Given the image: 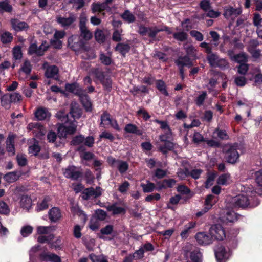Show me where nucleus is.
<instances>
[{
  "instance_id": "f257e3e1",
  "label": "nucleus",
  "mask_w": 262,
  "mask_h": 262,
  "mask_svg": "<svg viewBox=\"0 0 262 262\" xmlns=\"http://www.w3.org/2000/svg\"><path fill=\"white\" fill-rule=\"evenodd\" d=\"M253 193L252 191H250L233 197L231 201V205L242 208L257 206L259 204V202L257 198L252 196Z\"/></svg>"
},
{
  "instance_id": "f03ea898",
  "label": "nucleus",
  "mask_w": 262,
  "mask_h": 262,
  "mask_svg": "<svg viewBox=\"0 0 262 262\" xmlns=\"http://www.w3.org/2000/svg\"><path fill=\"white\" fill-rule=\"evenodd\" d=\"M57 118L64 123L60 124L58 127V134L61 137H66L67 134H73L77 127L76 122L74 120L69 121L67 114L64 111H61L56 114Z\"/></svg>"
},
{
  "instance_id": "7ed1b4c3",
  "label": "nucleus",
  "mask_w": 262,
  "mask_h": 262,
  "mask_svg": "<svg viewBox=\"0 0 262 262\" xmlns=\"http://www.w3.org/2000/svg\"><path fill=\"white\" fill-rule=\"evenodd\" d=\"M209 235L212 238V240L222 241L225 237V231L224 228L219 225L212 226L209 229Z\"/></svg>"
},
{
  "instance_id": "20e7f679",
  "label": "nucleus",
  "mask_w": 262,
  "mask_h": 262,
  "mask_svg": "<svg viewBox=\"0 0 262 262\" xmlns=\"http://www.w3.org/2000/svg\"><path fill=\"white\" fill-rule=\"evenodd\" d=\"M170 137L164 135H161L159 137L160 142L157 143V146L159 150L163 154H166L173 148V144L167 140Z\"/></svg>"
},
{
  "instance_id": "39448f33",
  "label": "nucleus",
  "mask_w": 262,
  "mask_h": 262,
  "mask_svg": "<svg viewBox=\"0 0 262 262\" xmlns=\"http://www.w3.org/2000/svg\"><path fill=\"white\" fill-rule=\"evenodd\" d=\"M215 254L219 262H225L230 257V250L223 246H219L214 249Z\"/></svg>"
},
{
  "instance_id": "423d86ee",
  "label": "nucleus",
  "mask_w": 262,
  "mask_h": 262,
  "mask_svg": "<svg viewBox=\"0 0 262 262\" xmlns=\"http://www.w3.org/2000/svg\"><path fill=\"white\" fill-rule=\"evenodd\" d=\"M28 130H32L34 136L41 139L45 136L46 130L44 127L39 123H30L27 127Z\"/></svg>"
},
{
  "instance_id": "0eeeda50",
  "label": "nucleus",
  "mask_w": 262,
  "mask_h": 262,
  "mask_svg": "<svg viewBox=\"0 0 262 262\" xmlns=\"http://www.w3.org/2000/svg\"><path fill=\"white\" fill-rule=\"evenodd\" d=\"M101 125L103 127H106L107 125H110L117 131L120 130L117 121L110 117V115L106 112H104L101 116Z\"/></svg>"
},
{
  "instance_id": "6e6552de",
  "label": "nucleus",
  "mask_w": 262,
  "mask_h": 262,
  "mask_svg": "<svg viewBox=\"0 0 262 262\" xmlns=\"http://www.w3.org/2000/svg\"><path fill=\"white\" fill-rule=\"evenodd\" d=\"M68 45L74 51H77L81 49L84 42L78 35H72L68 39Z\"/></svg>"
},
{
  "instance_id": "1a4fd4ad",
  "label": "nucleus",
  "mask_w": 262,
  "mask_h": 262,
  "mask_svg": "<svg viewBox=\"0 0 262 262\" xmlns=\"http://www.w3.org/2000/svg\"><path fill=\"white\" fill-rule=\"evenodd\" d=\"M226 149L227 151L225 156L227 162L231 164L236 163L239 158V154L236 149L232 146H226Z\"/></svg>"
},
{
  "instance_id": "9d476101",
  "label": "nucleus",
  "mask_w": 262,
  "mask_h": 262,
  "mask_svg": "<svg viewBox=\"0 0 262 262\" xmlns=\"http://www.w3.org/2000/svg\"><path fill=\"white\" fill-rule=\"evenodd\" d=\"M241 8H234L227 6L224 8V16L228 19L234 20L242 13Z\"/></svg>"
},
{
  "instance_id": "9b49d317",
  "label": "nucleus",
  "mask_w": 262,
  "mask_h": 262,
  "mask_svg": "<svg viewBox=\"0 0 262 262\" xmlns=\"http://www.w3.org/2000/svg\"><path fill=\"white\" fill-rule=\"evenodd\" d=\"M63 174L67 178L77 180L80 177L81 173L78 168L74 166H71L65 169Z\"/></svg>"
},
{
  "instance_id": "f8f14e48",
  "label": "nucleus",
  "mask_w": 262,
  "mask_h": 262,
  "mask_svg": "<svg viewBox=\"0 0 262 262\" xmlns=\"http://www.w3.org/2000/svg\"><path fill=\"white\" fill-rule=\"evenodd\" d=\"M101 193L102 191L100 187H96V189L91 187L84 190L82 198L84 200H88L91 197L97 198L101 195Z\"/></svg>"
},
{
  "instance_id": "ddd939ff",
  "label": "nucleus",
  "mask_w": 262,
  "mask_h": 262,
  "mask_svg": "<svg viewBox=\"0 0 262 262\" xmlns=\"http://www.w3.org/2000/svg\"><path fill=\"white\" fill-rule=\"evenodd\" d=\"M197 242L202 245H207L212 243L213 240L211 236L205 232H199L195 235Z\"/></svg>"
},
{
  "instance_id": "4468645a",
  "label": "nucleus",
  "mask_w": 262,
  "mask_h": 262,
  "mask_svg": "<svg viewBox=\"0 0 262 262\" xmlns=\"http://www.w3.org/2000/svg\"><path fill=\"white\" fill-rule=\"evenodd\" d=\"M43 66L45 68H46L45 75L47 78H54L55 79L58 78L59 69L56 66H48L47 63H45Z\"/></svg>"
},
{
  "instance_id": "2eb2a0df",
  "label": "nucleus",
  "mask_w": 262,
  "mask_h": 262,
  "mask_svg": "<svg viewBox=\"0 0 262 262\" xmlns=\"http://www.w3.org/2000/svg\"><path fill=\"white\" fill-rule=\"evenodd\" d=\"M31 71V65L30 62L26 60L19 72V80H24L29 75Z\"/></svg>"
},
{
  "instance_id": "dca6fc26",
  "label": "nucleus",
  "mask_w": 262,
  "mask_h": 262,
  "mask_svg": "<svg viewBox=\"0 0 262 262\" xmlns=\"http://www.w3.org/2000/svg\"><path fill=\"white\" fill-rule=\"evenodd\" d=\"M221 217L224 222H233L237 220V215L234 211L226 209L221 214Z\"/></svg>"
},
{
  "instance_id": "f3484780",
  "label": "nucleus",
  "mask_w": 262,
  "mask_h": 262,
  "mask_svg": "<svg viewBox=\"0 0 262 262\" xmlns=\"http://www.w3.org/2000/svg\"><path fill=\"white\" fill-rule=\"evenodd\" d=\"M48 47L42 44L37 47L35 44H32L29 49V53L30 54H35L38 56H41L43 54L44 52L47 50Z\"/></svg>"
},
{
  "instance_id": "a211bd4d",
  "label": "nucleus",
  "mask_w": 262,
  "mask_h": 262,
  "mask_svg": "<svg viewBox=\"0 0 262 262\" xmlns=\"http://www.w3.org/2000/svg\"><path fill=\"white\" fill-rule=\"evenodd\" d=\"M35 117L38 120H43L50 118L51 114L48 110L43 107L37 108L34 113Z\"/></svg>"
},
{
  "instance_id": "6ab92c4d",
  "label": "nucleus",
  "mask_w": 262,
  "mask_h": 262,
  "mask_svg": "<svg viewBox=\"0 0 262 262\" xmlns=\"http://www.w3.org/2000/svg\"><path fill=\"white\" fill-rule=\"evenodd\" d=\"M56 19L59 24L63 27H66L71 25L75 20L76 17L73 14H70L67 18L57 16Z\"/></svg>"
},
{
  "instance_id": "aec40b11",
  "label": "nucleus",
  "mask_w": 262,
  "mask_h": 262,
  "mask_svg": "<svg viewBox=\"0 0 262 262\" xmlns=\"http://www.w3.org/2000/svg\"><path fill=\"white\" fill-rule=\"evenodd\" d=\"M11 24L13 29L16 31L25 30L28 28V25L26 23L21 21L17 19H11Z\"/></svg>"
},
{
  "instance_id": "412c9836",
  "label": "nucleus",
  "mask_w": 262,
  "mask_h": 262,
  "mask_svg": "<svg viewBox=\"0 0 262 262\" xmlns=\"http://www.w3.org/2000/svg\"><path fill=\"white\" fill-rule=\"evenodd\" d=\"M67 91L77 95L80 97L83 94V91L78 84L76 83L72 84H67L65 86Z\"/></svg>"
},
{
  "instance_id": "4be33fe9",
  "label": "nucleus",
  "mask_w": 262,
  "mask_h": 262,
  "mask_svg": "<svg viewBox=\"0 0 262 262\" xmlns=\"http://www.w3.org/2000/svg\"><path fill=\"white\" fill-rule=\"evenodd\" d=\"M14 139L15 136L10 135L6 141V148L10 156L15 155V147H14Z\"/></svg>"
},
{
  "instance_id": "5701e85b",
  "label": "nucleus",
  "mask_w": 262,
  "mask_h": 262,
  "mask_svg": "<svg viewBox=\"0 0 262 262\" xmlns=\"http://www.w3.org/2000/svg\"><path fill=\"white\" fill-rule=\"evenodd\" d=\"M163 31H166L169 34L171 33V32L168 30L167 27L158 28L156 26H154L148 27L147 35L151 38H155L158 33Z\"/></svg>"
},
{
  "instance_id": "b1692460",
  "label": "nucleus",
  "mask_w": 262,
  "mask_h": 262,
  "mask_svg": "<svg viewBox=\"0 0 262 262\" xmlns=\"http://www.w3.org/2000/svg\"><path fill=\"white\" fill-rule=\"evenodd\" d=\"M49 219L52 222H56L60 219L61 215L59 209L53 207L49 212Z\"/></svg>"
},
{
  "instance_id": "393cba45",
  "label": "nucleus",
  "mask_w": 262,
  "mask_h": 262,
  "mask_svg": "<svg viewBox=\"0 0 262 262\" xmlns=\"http://www.w3.org/2000/svg\"><path fill=\"white\" fill-rule=\"evenodd\" d=\"M81 102L87 112H91L92 111V104L88 96L83 94L80 97Z\"/></svg>"
},
{
  "instance_id": "a878e982",
  "label": "nucleus",
  "mask_w": 262,
  "mask_h": 262,
  "mask_svg": "<svg viewBox=\"0 0 262 262\" xmlns=\"http://www.w3.org/2000/svg\"><path fill=\"white\" fill-rule=\"evenodd\" d=\"M232 60L240 64L245 63L248 60V56L245 53L242 52L234 56H231Z\"/></svg>"
},
{
  "instance_id": "bb28decb",
  "label": "nucleus",
  "mask_w": 262,
  "mask_h": 262,
  "mask_svg": "<svg viewBox=\"0 0 262 262\" xmlns=\"http://www.w3.org/2000/svg\"><path fill=\"white\" fill-rule=\"evenodd\" d=\"M231 182L230 175L228 173H224L219 176L217 180L219 185H227Z\"/></svg>"
},
{
  "instance_id": "cd10ccee",
  "label": "nucleus",
  "mask_w": 262,
  "mask_h": 262,
  "mask_svg": "<svg viewBox=\"0 0 262 262\" xmlns=\"http://www.w3.org/2000/svg\"><path fill=\"white\" fill-rule=\"evenodd\" d=\"M202 254L200 250L195 248L190 252V258L192 262H202Z\"/></svg>"
},
{
  "instance_id": "c85d7f7f",
  "label": "nucleus",
  "mask_w": 262,
  "mask_h": 262,
  "mask_svg": "<svg viewBox=\"0 0 262 262\" xmlns=\"http://www.w3.org/2000/svg\"><path fill=\"white\" fill-rule=\"evenodd\" d=\"M12 102L9 94H6L1 98V103L3 107L6 109H9L11 107Z\"/></svg>"
},
{
  "instance_id": "c756f323",
  "label": "nucleus",
  "mask_w": 262,
  "mask_h": 262,
  "mask_svg": "<svg viewBox=\"0 0 262 262\" xmlns=\"http://www.w3.org/2000/svg\"><path fill=\"white\" fill-rule=\"evenodd\" d=\"M70 113L71 116L74 118V120L75 118H79L81 116V110L78 108L76 103H72L71 104V108Z\"/></svg>"
},
{
  "instance_id": "7c9ffc66",
  "label": "nucleus",
  "mask_w": 262,
  "mask_h": 262,
  "mask_svg": "<svg viewBox=\"0 0 262 262\" xmlns=\"http://www.w3.org/2000/svg\"><path fill=\"white\" fill-rule=\"evenodd\" d=\"M41 258L44 260L52 262H61L60 258L58 255L52 253L42 254Z\"/></svg>"
},
{
  "instance_id": "2f4dec72",
  "label": "nucleus",
  "mask_w": 262,
  "mask_h": 262,
  "mask_svg": "<svg viewBox=\"0 0 262 262\" xmlns=\"http://www.w3.org/2000/svg\"><path fill=\"white\" fill-rule=\"evenodd\" d=\"M80 36H79L83 40L88 41L92 38V33L86 27L80 29Z\"/></svg>"
},
{
  "instance_id": "473e14b6",
  "label": "nucleus",
  "mask_w": 262,
  "mask_h": 262,
  "mask_svg": "<svg viewBox=\"0 0 262 262\" xmlns=\"http://www.w3.org/2000/svg\"><path fill=\"white\" fill-rule=\"evenodd\" d=\"M176 63L178 66L182 67L183 66L191 67L192 66L190 59L187 56L179 57L176 61Z\"/></svg>"
},
{
  "instance_id": "72a5a7b5",
  "label": "nucleus",
  "mask_w": 262,
  "mask_h": 262,
  "mask_svg": "<svg viewBox=\"0 0 262 262\" xmlns=\"http://www.w3.org/2000/svg\"><path fill=\"white\" fill-rule=\"evenodd\" d=\"M124 130L126 133L135 134L138 135H141L142 134V132L141 130H138L137 127L135 125L131 123L128 124L125 126Z\"/></svg>"
},
{
  "instance_id": "f704fd0d",
  "label": "nucleus",
  "mask_w": 262,
  "mask_h": 262,
  "mask_svg": "<svg viewBox=\"0 0 262 262\" xmlns=\"http://www.w3.org/2000/svg\"><path fill=\"white\" fill-rule=\"evenodd\" d=\"M107 4L106 2L104 3H93L92 5V10L94 13L101 12L106 9Z\"/></svg>"
},
{
  "instance_id": "c9c22d12",
  "label": "nucleus",
  "mask_w": 262,
  "mask_h": 262,
  "mask_svg": "<svg viewBox=\"0 0 262 262\" xmlns=\"http://www.w3.org/2000/svg\"><path fill=\"white\" fill-rule=\"evenodd\" d=\"M19 175L17 172H9L5 174L4 178L8 183H13L19 178Z\"/></svg>"
},
{
  "instance_id": "e433bc0d",
  "label": "nucleus",
  "mask_w": 262,
  "mask_h": 262,
  "mask_svg": "<svg viewBox=\"0 0 262 262\" xmlns=\"http://www.w3.org/2000/svg\"><path fill=\"white\" fill-rule=\"evenodd\" d=\"M12 10V7L8 0L0 1V11L10 12Z\"/></svg>"
},
{
  "instance_id": "4c0bfd02",
  "label": "nucleus",
  "mask_w": 262,
  "mask_h": 262,
  "mask_svg": "<svg viewBox=\"0 0 262 262\" xmlns=\"http://www.w3.org/2000/svg\"><path fill=\"white\" fill-rule=\"evenodd\" d=\"M32 200L27 195H23L20 200V205L22 207L28 210L31 206Z\"/></svg>"
},
{
  "instance_id": "58836bf2",
  "label": "nucleus",
  "mask_w": 262,
  "mask_h": 262,
  "mask_svg": "<svg viewBox=\"0 0 262 262\" xmlns=\"http://www.w3.org/2000/svg\"><path fill=\"white\" fill-rule=\"evenodd\" d=\"M252 21L253 25L256 27V29L262 28V17L259 14L254 13Z\"/></svg>"
},
{
  "instance_id": "ea45409f",
  "label": "nucleus",
  "mask_w": 262,
  "mask_h": 262,
  "mask_svg": "<svg viewBox=\"0 0 262 262\" xmlns=\"http://www.w3.org/2000/svg\"><path fill=\"white\" fill-rule=\"evenodd\" d=\"M107 208L109 211L112 212V213L114 215L125 212V210L123 208L116 205H109L107 206Z\"/></svg>"
},
{
  "instance_id": "a19ab883",
  "label": "nucleus",
  "mask_w": 262,
  "mask_h": 262,
  "mask_svg": "<svg viewBox=\"0 0 262 262\" xmlns=\"http://www.w3.org/2000/svg\"><path fill=\"white\" fill-rule=\"evenodd\" d=\"M89 258L92 262H108L107 257L104 255H96L92 253L90 254Z\"/></svg>"
},
{
  "instance_id": "79ce46f5",
  "label": "nucleus",
  "mask_w": 262,
  "mask_h": 262,
  "mask_svg": "<svg viewBox=\"0 0 262 262\" xmlns=\"http://www.w3.org/2000/svg\"><path fill=\"white\" fill-rule=\"evenodd\" d=\"M121 17L128 23H133L135 20V16L129 10H125L121 15Z\"/></svg>"
},
{
  "instance_id": "37998d69",
  "label": "nucleus",
  "mask_w": 262,
  "mask_h": 262,
  "mask_svg": "<svg viewBox=\"0 0 262 262\" xmlns=\"http://www.w3.org/2000/svg\"><path fill=\"white\" fill-rule=\"evenodd\" d=\"M33 230V228L31 226L25 225L21 228L20 233L23 237H27L32 233Z\"/></svg>"
},
{
  "instance_id": "c03bdc74",
  "label": "nucleus",
  "mask_w": 262,
  "mask_h": 262,
  "mask_svg": "<svg viewBox=\"0 0 262 262\" xmlns=\"http://www.w3.org/2000/svg\"><path fill=\"white\" fill-rule=\"evenodd\" d=\"M207 59L212 67H216L217 62L219 61L220 58L219 56L212 52L208 54Z\"/></svg>"
},
{
  "instance_id": "a18cd8bd",
  "label": "nucleus",
  "mask_w": 262,
  "mask_h": 262,
  "mask_svg": "<svg viewBox=\"0 0 262 262\" xmlns=\"http://www.w3.org/2000/svg\"><path fill=\"white\" fill-rule=\"evenodd\" d=\"M155 121L159 124H160L161 128L164 131L165 134L164 135L167 136V137H170L171 131L169 129L167 123L165 121H159L158 120H155Z\"/></svg>"
},
{
  "instance_id": "49530a36",
  "label": "nucleus",
  "mask_w": 262,
  "mask_h": 262,
  "mask_svg": "<svg viewBox=\"0 0 262 262\" xmlns=\"http://www.w3.org/2000/svg\"><path fill=\"white\" fill-rule=\"evenodd\" d=\"M116 167L118 169L120 173H123L128 169V165L126 162L118 160Z\"/></svg>"
},
{
  "instance_id": "de8ad7c7",
  "label": "nucleus",
  "mask_w": 262,
  "mask_h": 262,
  "mask_svg": "<svg viewBox=\"0 0 262 262\" xmlns=\"http://www.w3.org/2000/svg\"><path fill=\"white\" fill-rule=\"evenodd\" d=\"M130 49V46L127 44L119 43L116 47V51H119L122 55L125 54Z\"/></svg>"
},
{
  "instance_id": "09e8293b",
  "label": "nucleus",
  "mask_w": 262,
  "mask_h": 262,
  "mask_svg": "<svg viewBox=\"0 0 262 262\" xmlns=\"http://www.w3.org/2000/svg\"><path fill=\"white\" fill-rule=\"evenodd\" d=\"M54 228L52 226H38L37 228V232L39 234H48L53 231Z\"/></svg>"
},
{
  "instance_id": "8fccbe9b",
  "label": "nucleus",
  "mask_w": 262,
  "mask_h": 262,
  "mask_svg": "<svg viewBox=\"0 0 262 262\" xmlns=\"http://www.w3.org/2000/svg\"><path fill=\"white\" fill-rule=\"evenodd\" d=\"M50 199L49 197H46L40 203H39L37 207V210L38 211H42L46 209L49 206V203Z\"/></svg>"
},
{
  "instance_id": "3c124183",
  "label": "nucleus",
  "mask_w": 262,
  "mask_h": 262,
  "mask_svg": "<svg viewBox=\"0 0 262 262\" xmlns=\"http://www.w3.org/2000/svg\"><path fill=\"white\" fill-rule=\"evenodd\" d=\"M78 150L81 152L80 154V157L82 159L85 160H90L93 158L94 155L90 152H84L83 147L80 146L78 148Z\"/></svg>"
},
{
  "instance_id": "603ef678",
  "label": "nucleus",
  "mask_w": 262,
  "mask_h": 262,
  "mask_svg": "<svg viewBox=\"0 0 262 262\" xmlns=\"http://www.w3.org/2000/svg\"><path fill=\"white\" fill-rule=\"evenodd\" d=\"M184 48L188 55L192 57L196 56V49L192 45L186 43L184 45Z\"/></svg>"
},
{
  "instance_id": "864d4df0",
  "label": "nucleus",
  "mask_w": 262,
  "mask_h": 262,
  "mask_svg": "<svg viewBox=\"0 0 262 262\" xmlns=\"http://www.w3.org/2000/svg\"><path fill=\"white\" fill-rule=\"evenodd\" d=\"M173 36L176 39L180 41H184L187 39L188 35L185 32H178L174 33Z\"/></svg>"
},
{
  "instance_id": "5fc2aeb1",
  "label": "nucleus",
  "mask_w": 262,
  "mask_h": 262,
  "mask_svg": "<svg viewBox=\"0 0 262 262\" xmlns=\"http://www.w3.org/2000/svg\"><path fill=\"white\" fill-rule=\"evenodd\" d=\"M12 39L13 36L9 32H5L1 35V41L3 43H9L12 40Z\"/></svg>"
},
{
  "instance_id": "6e6d98bb",
  "label": "nucleus",
  "mask_w": 262,
  "mask_h": 262,
  "mask_svg": "<svg viewBox=\"0 0 262 262\" xmlns=\"http://www.w3.org/2000/svg\"><path fill=\"white\" fill-rule=\"evenodd\" d=\"M216 202V199L212 194H209L207 196L205 201V206L206 207H208L210 205V208L212 207L213 205H214Z\"/></svg>"
},
{
  "instance_id": "4d7b16f0",
  "label": "nucleus",
  "mask_w": 262,
  "mask_h": 262,
  "mask_svg": "<svg viewBox=\"0 0 262 262\" xmlns=\"http://www.w3.org/2000/svg\"><path fill=\"white\" fill-rule=\"evenodd\" d=\"M216 174L213 172L208 173L207 180L205 182V187L208 188L213 184Z\"/></svg>"
},
{
  "instance_id": "13d9d810",
  "label": "nucleus",
  "mask_w": 262,
  "mask_h": 262,
  "mask_svg": "<svg viewBox=\"0 0 262 262\" xmlns=\"http://www.w3.org/2000/svg\"><path fill=\"white\" fill-rule=\"evenodd\" d=\"M156 87L157 89L164 95L167 96L168 92L165 89V85L164 82L162 80H158L156 81Z\"/></svg>"
},
{
  "instance_id": "bf43d9fd",
  "label": "nucleus",
  "mask_w": 262,
  "mask_h": 262,
  "mask_svg": "<svg viewBox=\"0 0 262 262\" xmlns=\"http://www.w3.org/2000/svg\"><path fill=\"white\" fill-rule=\"evenodd\" d=\"M141 187L144 192H150L152 191L155 187V184L151 182H148L147 184H142Z\"/></svg>"
},
{
  "instance_id": "052dcab7",
  "label": "nucleus",
  "mask_w": 262,
  "mask_h": 262,
  "mask_svg": "<svg viewBox=\"0 0 262 262\" xmlns=\"http://www.w3.org/2000/svg\"><path fill=\"white\" fill-rule=\"evenodd\" d=\"M13 57L16 59H20L22 57V52L21 48L19 46H16L13 50Z\"/></svg>"
},
{
  "instance_id": "680f3d73",
  "label": "nucleus",
  "mask_w": 262,
  "mask_h": 262,
  "mask_svg": "<svg viewBox=\"0 0 262 262\" xmlns=\"http://www.w3.org/2000/svg\"><path fill=\"white\" fill-rule=\"evenodd\" d=\"M12 103L20 102L22 99L21 95L17 92L9 94Z\"/></svg>"
},
{
  "instance_id": "e2e57ef3",
  "label": "nucleus",
  "mask_w": 262,
  "mask_h": 262,
  "mask_svg": "<svg viewBox=\"0 0 262 262\" xmlns=\"http://www.w3.org/2000/svg\"><path fill=\"white\" fill-rule=\"evenodd\" d=\"M177 175L180 179H185L189 176V172L186 168L179 169L177 172Z\"/></svg>"
},
{
  "instance_id": "0e129e2a",
  "label": "nucleus",
  "mask_w": 262,
  "mask_h": 262,
  "mask_svg": "<svg viewBox=\"0 0 262 262\" xmlns=\"http://www.w3.org/2000/svg\"><path fill=\"white\" fill-rule=\"evenodd\" d=\"M190 34L198 41H201L204 39L203 34L198 31L192 30L190 32Z\"/></svg>"
},
{
  "instance_id": "69168bd1",
  "label": "nucleus",
  "mask_w": 262,
  "mask_h": 262,
  "mask_svg": "<svg viewBox=\"0 0 262 262\" xmlns=\"http://www.w3.org/2000/svg\"><path fill=\"white\" fill-rule=\"evenodd\" d=\"M234 81L237 86H243L246 83V78L243 76H237L235 78Z\"/></svg>"
},
{
  "instance_id": "338daca9",
  "label": "nucleus",
  "mask_w": 262,
  "mask_h": 262,
  "mask_svg": "<svg viewBox=\"0 0 262 262\" xmlns=\"http://www.w3.org/2000/svg\"><path fill=\"white\" fill-rule=\"evenodd\" d=\"M17 161L19 166H24L27 164V160L25 155L18 154L17 156Z\"/></svg>"
},
{
  "instance_id": "774afa93",
  "label": "nucleus",
  "mask_w": 262,
  "mask_h": 262,
  "mask_svg": "<svg viewBox=\"0 0 262 262\" xmlns=\"http://www.w3.org/2000/svg\"><path fill=\"white\" fill-rule=\"evenodd\" d=\"M100 59L102 63L107 66L110 65L112 62L110 56L106 55L104 53L100 54Z\"/></svg>"
}]
</instances>
